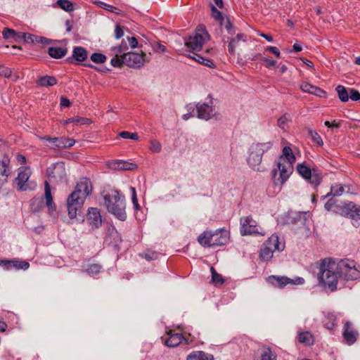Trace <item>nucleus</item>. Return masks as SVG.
<instances>
[{"instance_id": "nucleus-1", "label": "nucleus", "mask_w": 360, "mask_h": 360, "mask_svg": "<svg viewBox=\"0 0 360 360\" xmlns=\"http://www.w3.org/2000/svg\"><path fill=\"white\" fill-rule=\"evenodd\" d=\"M360 278V271L353 260L341 259L335 262L329 258L321 260L318 279L319 283L331 291L337 289L339 279L353 281Z\"/></svg>"}, {"instance_id": "nucleus-2", "label": "nucleus", "mask_w": 360, "mask_h": 360, "mask_svg": "<svg viewBox=\"0 0 360 360\" xmlns=\"http://www.w3.org/2000/svg\"><path fill=\"white\" fill-rule=\"evenodd\" d=\"M92 185L89 179L82 178L77 184L74 191L68 196L67 207L71 219L81 217L83 221L82 207L86 198L91 195Z\"/></svg>"}, {"instance_id": "nucleus-3", "label": "nucleus", "mask_w": 360, "mask_h": 360, "mask_svg": "<svg viewBox=\"0 0 360 360\" xmlns=\"http://www.w3.org/2000/svg\"><path fill=\"white\" fill-rule=\"evenodd\" d=\"M295 157L289 146L283 148L282 155L278 158L276 167L271 171L272 181L274 185L282 186L293 172L292 164Z\"/></svg>"}, {"instance_id": "nucleus-4", "label": "nucleus", "mask_w": 360, "mask_h": 360, "mask_svg": "<svg viewBox=\"0 0 360 360\" xmlns=\"http://www.w3.org/2000/svg\"><path fill=\"white\" fill-rule=\"evenodd\" d=\"M101 195L108 212L114 215L117 219L122 221H125L127 213L124 196L122 195L120 192L115 189L103 191Z\"/></svg>"}, {"instance_id": "nucleus-5", "label": "nucleus", "mask_w": 360, "mask_h": 360, "mask_svg": "<svg viewBox=\"0 0 360 360\" xmlns=\"http://www.w3.org/2000/svg\"><path fill=\"white\" fill-rule=\"evenodd\" d=\"M273 146V142L253 143L249 150L247 162L250 167L257 172H264V169L260 167L263 154L269 151Z\"/></svg>"}, {"instance_id": "nucleus-6", "label": "nucleus", "mask_w": 360, "mask_h": 360, "mask_svg": "<svg viewBox=\"0 0 360 360\" xmlns=\"http://www.w3.org/2000/svg\"><path fill=\"white\" fill-rule=\"evenodd\" d=\"M229 232L224 229H219L214 231H204L198 238V243L205 248L222 246L229 240Z\"/></svg>"}, {"instance_id": "nucleus-7", "label": "nucleus", "mask_w": 360, "mask_h": 360, "mask_svg": "<svg viewBox=\"0 0 360 360\" xmlns=\"http://www.w3.org/2000/svg\"><path fill=\"white\" fill-rule=\"evenodd\" d=\"M296 169L298 174L304 179L308 180L314 186L316 187L321 184L322 176L317 168L310 169L303 162L298 164Z\"/></svg>"}, {"instance_id": "nucleus-8", "label": "nucleus", "mask_w": 360, "mask_h": 360, "mask_svg": "<svg viewBox=\"0 0 360 360\" xmlns=\"http://www.w3.org/2000/svg\"><path fill=\"white\" fill-rule=\"evenodd\" d=\"M203 34L207 35L205 28L198 29L193 35L190 36L185 42V45L194 51H199L202 49L205 42Z\"/></svg>"}, {"instance_id": "nucleus-9", "label": "nucleus", "mask_w": 360, "mask_h": 360, "mask_svg": "<svg viewBox=\"0 0 360 360\" xmlns=\"http://www.w3.org/2000/svg\"><path fill=\"white\" fill-rule=\"evenodd\" d=\"M146 53H137L134 52H127L123 53L122 62L131 68L139 69L143 66L145 63Z\"/></svg>"}, {"instance_id": "nucleus-10", "label": "nucleus", "mask_w": 360, "mask_h": 360, "mask_svg": "<svg viewBox=\"0 0 360 360\" xmlns=\"http://www.w3.org/2000/svg\"><path fill=\"white\" fill-rule=\"evenodd\" d=\"M46 174L50 180L53 179L56 182L65 180L67 174L64 163L56 162L51 165L47 168Z\"/></svg>"}, {"instance_id": "nucleus-11", "label": "nucleus", "mask_w": 360, "mask_h": 360, "mask_svg": "<svg viewBox=\"0 0 360 360\" xmlns=\"http://www.w3.org/2000/svg\"><path fill=\"white\" fill-rule=\"evenodd\" d=\"M267 281L276 287L283 288L288 284L302 285L304 283V279L302 277L291 279L286 276H276L273 275L268 277Z\"/></svg>"}, {"instance_id": "nucleus-12", "label": "nucleus", "mask_w": 360, "mask_h": 360, "mask_svg": "<svg viewBox=\"0 0 360 360\" xmlns=\"http://www.w3.org/2000/svg\"><path fill=\"white\" fill-rule=\"evenodd\" d=\"M195 108L197 117L201 120L207 121L217 115V110L212 104L199 102L195 105Z\"/></svg>"}, {"instance_id": "nucleus-13", "label": "nucleus", "mask_w": 360, "mask_h": 360, "mask_svg": "<svg viewBox=\"0 0 360 360\" xmlns=\"http://www.w3.org/2000/svg\"><path fill=\"white\" fill-rule=\"evenodd\" d=\"M240 233L242 236L250 235L253 233H259L257 224L254 221L251 216L240 218Z\"/></svg>"}, {"instance_id": "nucleus-14", "label": "nucleus", "mask_w": 360, "mask_h": 360, "mask_svg": "<svg viewBox=\"0 0 360 360\" xmlns=\"http://www.w3.org/2000/svg\"><path fill=\"white\" fill-rule=\"evenodd\" d=\"M342 214L346 215L354 221L353 225L358 226V220H360V207H357L354 202L345 203L342 206Z\"/></svg>"}, {"instance_id": "nucleus-15", "label": "nucleus", "mask_w": 360, "mask_h": 360, "mask_svg": "<svg viewBox=\"0 0 360 360\" xmlns=\"http://www.w3.org/2000/svg\"><path fill=\"white\" fill-rule=\"evenodd\" d=\"M359 333L354 328L352 323L347 321L345 323L342 331V337L345 343L348 345H353L358 338Z\"/></svg>"}, {"instance_id": "nucleus-16", "label": "nucleus", "mask_w": 360, "mask_h": 360, "mask_svg": "<svg viewBox=\"0 0 360 360\" xmlns=\"http://www.w3.org/2000/svg\"><path fill=\"white\" fill-rule=\"evenodd\" d=\"M12 174L11 160L8 155L0 157V181L7 182L8 178Z\"/></svg>"}, {"instance_id": "nucleus-17", "label": "nucleus", "mask_w": 360, "mask_h": 360, "mask_svg": "<svg viewBox=\"0 0 360 360\" xmlns=\"http://www.w3.org/2000/svg\"><path fill=\"white\" fill-rule=\"evenodd\" d=\"M86 221L92 230L98 229L102 224L100 210L96 207H90L86 215Z\"/></svg>"}, {"instance_id": "nucleus-18", "label": "nucleus", "mask_w": 360, "mask_h": 360, "mask_svg": "<svg viewBox=\"0 0 360 360\" xmlns=\"http://www.w3.org/2000/svg\"><path fill=\"white\" fill-rule=\"evenodd\" d=\"M168 337L164 339L162 338V341L166 346L168 347H175L180 345L184 340H185L187 345L189 342L181 333H172V330H169L167 333Z\"/></svg>"}, {"instance_id": "nucleus-19", "label": "nucleus", "mask_w": 360, "mask_h": 360, "mask_svg": "<svg viewBox=\"0 0 360 360\" xmlns=\"http://www.w3.org/2000/svg\"><path fill=\"white\" fill-rule=\"evenodd\" d=\"M75 141L73 139L66 138L65 136L53 137L52 139L51 146L49 147L52 149L67 148L73 146Z\"/></svg>"}, {"instance_id": "nucleus-20", "label": "nucleus", "mask_w": 360, "mask_h": 360, "mask_svg": "<svg viewBox=\"0 0 360 360\" xmlns=\"http://www.w3.org/2000/svg\"><path fill=\"white\" fill-rule=\"evenodd\" d=\"M300 89L304 91L314 94L319 97H325L326 92L321 88L314 86L309 83L304 82L300 85Z\"/></svg>"}, {"instance_id": "nucleus-21", "label": "nucleus", "mask_w": 360, "mask_h": 360, "mask_svg": "<svg viewBox=\"0 0 360 360\" xmlns=\"http://www.w3.org/2000/svg\"><path fill=\"white\" fill-rule=\"evenodd\" d=\"M240 41H246V36L243 33H238L235 37L231 36V37H227V41L229 42L228 51L229 53L233 54L235 53V49Z\"/></svg>"}, {"instance_id": "nucleus-22", "label": "nucleus", "mask_w": 360, "mask_h": 360, "mask_svg": "<svg viewBox=\"0 0 360 360\" xmlns=\"http://www.w3.org/2000/svg\"><path fill=\"white\" fill-rule=\"evenodd\" d=\"M110 167L113 169L118 170H134L137 168V165L134 163L123 161L115 160L110 164Z\"/></svg>"}, {"instance_id": "nucleus-23", "label": "nucleus", "mask_w": 360, "mask_h": 360, "mask_svg": "<svg viewBox=\"0 0 360 360\" xmlns=\"http://www.w3.org/2000/svg\"><path fill=\"white\" fill-rule=\"evenodd\" d=\"M263 245L269 248L274 252L275 250L281 251L284 248V244L281 243L278 236L274 234L270 236Z\"/></svg>"}, {"instance_id": "nucleus-24", "label": "nucleus", "mask_w": 360, "mask_h": 360, "mask_svg": "<svg viewBox=\"0 0 360 360\" xmlns=\"http://www.w3.org/2000/svg\"><path fill=\"white\" fill-rule=\"evenodd\" d=\"M88 53L87 51L82 46H76L74 48L72 51V57L68 58V60L72 63V59L74 58L78 62H84L87 59Z\"/></svg>"}, {"instance_id": "nucleus-25", "label": "nucleus", "mask_w": 360, "mask_h": 360, "mask_svg": "<svg viewBox=\"0 0 360 360\" xmlns=\"http://www.w3.org/2000/svg\"><path fill=\"white\" fill-rule=\"evenodd\" d=\"M186 360H214V359L211 354L203 351H194L187 356Z\"/></svg>"}, {"instance_id": "nucleus-26", "label": "nucleus", "mask_w": 360, "mask_h": 360, "mask_svg": "<svg viewBox=\"0 0 360 360\" xmlns=\"http://www.w3.org/2000/svg\"><path fill=\"white\" fill-rule=\"evenodd\" d=\"M57 82V79L55 77L49 75L40 77L36 81L37 85L39 87L53 86L56 85Z\"/></svg>"}, {"instance_id": "nucleus-27", "label": "nucleus", "mask_w": 360, "mask_h": 360, "mask_svg": "<svg viewBox=\"0 0 360 360\" xmlns=\"http://www.w3.org/2000/svg\"><path fill=\"white\" fill-rule=\"evenodd\" d=\"M68 50L66 48L53 46L49 47L48 49L49 55L53 58H61L67 54Z\"/></svg>"}, {"instance_id": "nucleus-28", "label": "nucleus", "mask_w": 360, "mask_h": 360, "mask_svg": "<svg viewBox=\"0 0 360 360\" xmlns=\"http://www.w3.org/2000/svg\"><path fill=\"white\" fill-rule=\"evenodd\" d=\"M336 316L333 313L328 312L326 314L323 320V326L328 330H333L335 326Z\"/></svg>"}, {"instance_id": "nucleus-29", "label": "nucleus", "mask_w": 360, "mask_h": 360, "mask_svg": "<svg viewBox=\"0 0 360 360\" xmlns=\"http://www.w3.org/2000/svg\"><path fill=\"white\" fill-rule=\"evenodd\" d=\"M30 175L26 171H21L18 173L15 181H17V184L19 190L24 191L27 188L25 187V184L29 179Z\"/></svg>"}, {"instance_id": "nucleus-30", "label": "nucleus", "mask_w": 360, "mask_h": 360, "mask_svg": "<svg viewBox=\"0 0 360 360\" xmlns=\"http://www.w3.org/2000/svg\"><path fill=\"white\" fill-rule=\"evenodd\" d=\"M299 342L306 345H311L314 342L313 335L308 331L301 332L297 336Z\"/></svg>"}, {"instance_id": "nucleus-31", "label": "nucleus", "mask_w": 360, "mask_h": 360, "mask_svg": "<svg viewBox=\"0 0 360 360\" xmlns=\"http://www.w3.org/2000/svg\"><path fill=\"white\" fill-rule=\"evenodd\" d=\"M335 90L342 102H347L349 101V88H346L342 85H338Z\"/></svg>"}, {"instance_id": "nucleus-32", "label": "nucleus", "mask_w": 360, "mask_h": 360, "mask_svg": "<svg viewBox=\"0 0 360 360\" xmlns=\"http://www.w3.org/2000/svg\"><path fill=\"white\" fill-rule=\"evenodd\" d=\"M219 25L221 27H224L226 30L229 35L233 36L235 34L236 29L229 17H226L224 20H222Z\"/></svg>"}, {"instance_id": "nucleus-33", "label": "nucleus", "mask_w": 360, "mask_h": 360, "mask_svg": "<svg viewBox=\"0 0 360 360\" xmlns=\"http://www.w3.org/2000/svg\"><path fill=\"white\" fill-rule=\"evenodd\" d=\"M277 355L273 352L270 347H265L261 354L260 360H276Z\"/></svg>"}, {"instance_id": "nucleus-34", "label": "nucleus", "mask_w": 360, "mask_h": 360, "mask_svg": "<svg viewBox=\"0 0 360 360\" xmlns=\"http://www.w3.org/2000/svg\"><path fill=\"white\" fill-rule=\"evenodd\" d=\"M344 192V188L340 184H337L334 186L331 187L330 192L327 193L326 195L323 196L322 198L325 199L326 198H329L330 195L333 196H340Z\"/></svg>"}, {"instance_id": "nucleus-35", "label": "nucleus", "mask_w": 360, "mask_h": 360, "mask_svg": "<svg viewBox=\"0 0 360 360\" xmlns=\"http://www.w3.org/2000/svg\"><path fill=\"white\" fill-rule=\"evenodd\" d=\"M45 199L46 204L48 207H52L54 206V202L51 195V186L47 181L45 182Z\"/></svg>"}, {"instance_id": "nucleus-36", "label": "nucleus", "mask_w": 360, "mask_h": 360, "mask_svg": "<svg viewBox=\"0 0 360 360\" xmlns=\"http://www.w3.org/2000/svg\"><path fill=\"white\" fill-rule=\"evenodd\" d=\"M90 122H91V120L89 118L76 117L69 118L68 120H67L65 121V124H67L74 123L77 125H84V124H88Z\"/></svg>"}, {"instance_id": "nucleus-37", "label": "nucleus", "mask_w": 360, "mask_h": 360, "mask_svg": "<svg viewBox=\"0 0 360 360\" xmlns=\"http://www.w3.org/2000/svg\"><path fill=\"white\" fill-rule=\"evenodd\" d=\"M56 4L63 10L70 12L74 10V4L69 0H58Z\"/></svg>"}, {"instance_id": "nucleus-38", "label": "nucleus", "mask_w": 360, "mask_h": 360, "mask_svg": "<svg viewBox=\"0 0 360 360\" xmlns=\"http://www.w3.org/2000/svg\"><path fill=\"white\" fill-rule=\"evenodd\" d=\"M127 44L125 41H122L119 46L112 48L111 52L112 54L119 56L122 55L124 53H126L125 51H127Z\"/></svg>"}, {"instance_id": "nucleus-39", "label": "nucleus", "mask_w": 360, "mask_h": 360, "mask_svg": "<svg viewBox=\"0 0 360 360\" xmlns=\"http://www.w3.org/2000/svg\"><path fill=\"white\" fill-rule=\"evenodd\" d=\"M274 251L271 250L269 248H266L263 245L262 248L260 250V258L264 261H269L273 257Z\"/></svg>"}, {"instance_id": "nucleus-40", "label": "nucleus", "mask_w": 360, "mask_h": 360, "mask_svg": "<svg viewBox=\"0 0 360 360\" xmlns=\"http://www.w3.org/2000/svg\"><path fill=\"white\" fill-rule=\"evenodd\" d=\"M210 271L212 274V281L214 285H222L224 282V278L221 275L218 274L214 267L210 268Z\"/></svg>"}, {"instance_id": "nucleus-41", "label": "nucleus", "mask_w": 360, "mask_h": 360, "mask_svg": "<svg viewBox=\"0 0 360 360\" xmlns=\"http://www.w3.org/2000/svg\"><path fill=\"white\" fill-rule=\"evenodd\" d=\"M324 207L327 211L333 210L335 212H338L340 208L342 209V207L335 205V200L333 198L328 199L326 202Z\"/></svg>"}, {"instance_id": "nucleus-42", "label": "nucleus", "mask_w": 360, "mask_h": 360, "mask_svg": "<svg viewBox=\"0 0 360 360\" xmlns=\"http://www.w3.org/2000/svg\"><path fill=\"white\" fill-rule=\"evenodd\" d=\"M90 58L94 63L97 64L103 63L107 59V57L105 55L100 53H94L91 54Z\"/></svg>"}, {"instance_id": "nucleus-43", "label": "nucleus", "mask_w": 360, "mask_h": 360, "mask_svg": "<svg viewBox=\"0 0 360 360\" xmlns=\"http://www.w3.org/2000/svg\"><path fill=\"white\" fill-rule=\"evenodd\" d=\"M308 134L311 136L313 142L316 143L319 146H322L323 144L321 137L315 130L309 129Z\"/></svg>"}, {"instance_id": "nucleus-44", "label": "nucleus", "mask_w": 360, "mask_h": 360, "mask_svg": "<svg viewBox=\"0 0 360 360\" xmlns=\"http://www.w3.org/2000/svg\"><path fill=\"white\" fill-rule=\"evenodd\" d=\"M211 11L212 17L217 20L219 23L226 17L224 16L222 13L217 9V8L213 5L211 6Z\"/></svg>"}, {"instance_id": "nucleus-45", "label": "nucleus", "mask_w": 360, "mask_h": 360, "mask_svg": "<svg viewBox=\"0 0 360 360\" xmlns=\"http://www.w3.org/2000/svg\"><path fill=\"white\" fill-rule=\"evenodd\" d=\"M196 57H197V58H195V60L198 63H200L207 67L211 68H215V65L212 60L205 58H204L200 55H198V54L196 55Z\"/></svg>"}, {"instance_id": "nucleus-46", "label": "nucleus", "mask_w": 360, "mask_h": 360, "mask_svg": "<svg viewBox=\"0 0 360 360\" xmlns=\"http://www.w3.org/2000/svg\"><path fill=\"white\" fill-rule=\"evenodd\" d=\"M149 150L153 153H158L162 150V145L157 140H151L150 141Z\"/></svg>"}, {"instance_id": "nucleus-47", "label": "nucleus", "mask_w": 360, "mask_h": 360, "mask_svg": "<svg viewBox=\"0 0 360 360\" xmlns=\"http://www.w3.org/2000/svg\"><path fill=\"white\" fill-rule=\"evenodd\" d=\"M122 60H124L123 54L119 56L115 55V57H113L110 60V64L115 68H120L124 65Z\"/></svg>"}, {"instance_id": "nucleus-48", "label": "nucleus", "mask_w": 360, "mask_h": 360, "mask_svg": "<svg viewBox=\"0 0 360 360\" xmlns=\"http://www.w3.org/2000/svg\"><path fill=\"white\" fill-rule=\"evenodd\" d=\"M291 120V116L285 113L283 116H281L277 121V124L280 128L284 129L287 122Z\"/></svg>"}, {"instance_id": "nucleus-49", "label": "nucleus", "mask_w": 360, "mask_h": 360, "mask_svg": "<svg viewBox=\"0 0 360 360\" xmlns=\"http://www.w3.org/2000/svg\"><path fill=\"white\" fill-rule=\"evenodd\" d=\"M13 266L17 269H27L30 266V264L25 261H11Z\"/></svg>"}, {"instance_id": "nucleus-50", "label": "nucleus", "mask_w": 360, "mask_h": 360, "mask_svg": "<svg viewBox=\"0 0 360 360\" xmlns=\"http://www.w3.org/2000/svg\"><path fill=\"white\" fill-rule=\"evenodd\" d=\"M101 266L97 264H94L89 266L86 269V272L91 276L97 275L101 270Z\"/></svg>"}, {"instance_id": "nucleus-51", "label": "nucleus", "mask_w": 360, "mask_h": 360, "mask_svg": "<svg viewBox=\"0 0 360 360\" xmlns=\"http://www.w3.org/2000/svg\"><path fill=\"white\" fill-rule=\"evenodd\" d=\"M2 35H3V37L6 39L14 40V36L15 35V31L12 29H10V28L5 27L2 31Z\"/></svg>"}, {"instance_id": "nucleus-52", "label": "nucleus", "mask_w": 360, "mask_h": 360, "mask_svg": "<svg viewBox=\"0 0 360 360\" xmlns=\"http://www.w3.org/2000/svg\"><path fill=\"white\" fill-rule=\"evenodd\" d=\"M119 136L122 139H130L132 140H138L139 136L137 133H131L129 131H123L119 134Z\"/></svg>"}, {"instance_id": "nucleus-53", "label": "nucleus", "mask_w": 360, "mask_h": 360, "mask_svg": "<svg viewBox=\"0 0 360 360\" xmlns=\"http://www.w3.org/2000/svg\"><path fill=\"white\" fill-rule=\"evenodd\" d=\"M98 4L100 6V7H101L102 8H104L111 13H118V11H120L117 7H115L112 5H110V4H105L104 2H102V1H99L98 2Z\"/></svg>"}, {"instance_id": "nucleus-54", "label": "nucleus", "mask_w": 360, "mask_h": 360, "mask_svg": "<svg viewBox=\"0 0 360 360\" xmlns=\"http://www.w3.org/2000/svg\"><path fill=\"white\" fill-rule=\"evenodd\" d=\"M349 98L354 101H360V93L356 89L349 88Z\"/></svg>"}, {"instance_id": "nucleus-55", "label": "nucleus", "mask_w": 360, "mask_h": 360, "mask_svg": "<svg viewBox=\"0 0 360 360\" xmlns=\"http://www.w3.org/2000/svg\"><path fill=\"white\" fill-rule=\"evenodd\" d=\"M131 200H132V203H133V205H134V207L135 210H140V205H139V202H138V199H137V197H136V189L134 187H131Z\"/></svg>"}, {"instance_id": "nucleus-56", "label": "nucleus", "mask_w": 360, "mask_h": 360, "mask_svg": "<svg viewBox=\"0 0 360 360\" xmlns=\"http://www.w3.org/2000/svg\"><path fill=\"white\" fill-rule=\"evenodd\" d=\"M12 71L10 68L1 65L0 66V75L6 78L11 76Z\"/></svg>"}, {"instance_id": "nucleus-57", "label": "nucleus", "mask_w": 360, "mask_h": 360, "mask_svg": "<svg viewBox=\"0 0 360 360\" xmlns=\"http://www.w3.org/2000/svg\"><path fill=\"white\" fill-rule=\"evenodd\" d=\"M22 36L24 37L23 41L27 43H35V40L37 39V36L30 34V33H25V34H22Z\"/></svg>"}, {"instance_id": "nucleus-58", "label": "nucleus", "mask_w": 360, "mask_h": 360, "mask_svg": "<svg viewBox=\"0 0 360 360\" xmlns=\"http://www.w3.org/2000/svg\"><path fill=\"white\" fill-rule=\"evenodd\" d=\"M261 60L262 61H264V63H266L265 66L267 68H271L273 67H275L277 64L276 61L269 59L268 58L264 57V58H262Z\"/></svg>"}, {"instance_id": "nucleus-59", "label": "nucleus", "mask_w": 360, "mask_h": 360, "mask_svg": "<svg viewBox=\"0 0 360 360\" xmlns=\"http://www.w3.org/2000/svg\"><path fill=\"white\" fill-rule=\"evenodd\" d=\"M153 49L155 52H165L167 51V48L164 45L160 43H155L153 45Z\"/></svg>"}, {"instance_id": "nucleus-60", "label": "nucleus", "mask_w": 360, "mask_h": 360, "mask_svg": "<svg viewBox=\"0 0 360 360\" xmlns=\"http://www.w3.org/2000/svg\"><path fill=\"white\" fill-rule=\"evenodd\" d=\"M124 35V31L120 25H117L115 29V37L116 39H120Z\"/></svg>"}, {"instance_id": "nucleus-61", "label": "nucleus", "mask_w": 360, "mask_h": 360, "mask_svg": "<svg viewBox=\"0 0 360 360\" xmlns=\"http://www.w3.org/2000/svg\"><path fill=\"white\" fill-rule=\"evenodd\" d=\"M127 40H128V41L129 43V45H130L131 49H134V48L137 47V46H138V41H137V39L135 37H127Z\"/></svg>"}, {"instance_id": "nucleus-62", "label": "nucleus", "mask_w": 360, "mask_h": 360, "mask_svg": "<svg viewBox=\"0 0 360 360\" xmlns=\"http://www.w3.org/2000/svg\"><path fill=\"white\" fill-rule=\"evenodd\" d=\"M266 51H270L271 53H272L273 54L276 56V57H278V58L280 57V55H281L280 51L276 46H269V47H267Z\"/></svg>"}, {"instance_id": "nucleus-63", "label": "nucleus", "mask_w": 360, "mask_h": 360, "mask_svg": "<svg viewBox=\"0 0 360 360\" xmlns=\"http://www.w3.org/2000/svg\"><path fill=\"white\" fill-rule=\"evenodd\" d=\"M51 40L44 37H38L37 36V39L35 40V43L37 44H49Z\"/></svg>"}, {"instance_id": "nucleus-64", "label": "nucleus", "mask_w": 360, "mask_h": 360, "mask_svg": "<svg viewBox=\"0 0 360 360\" xmlns=\"http://www.w3.org/2000/svg\"><path fill=\"white\" fill-rule=\"evenodd\" d=\"M158 257V254L156 252H146L145 254V258L148 261H150L153 259H155Z\"/></svg>"}]
</instances>
